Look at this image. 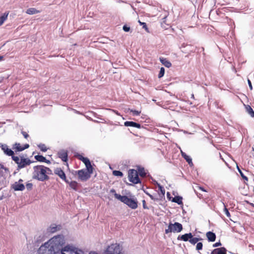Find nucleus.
<instances>
[{
	"label": "nucleus",
	"mask_w": 254,
	"mask_h": 254,
	"mask_svg": "<svg viewBox=\"0 0 254 254\" xmlns=\"http://www.w3.org/2000/svg\"><path fill=\"white\" fill-rule=\"evenodd\" d=\"M164 73H165V69L164 67H161L160 68V72H159V73L158 74V77L159 78H161L162 77H163L164 75Z\"/></svg>",
	"instance_id": "38"
},
{
	"label": "nucleus",
	"mask_w": 254,
	"mask_h": 254,
	"mask_svg": "<svg viewBox=\"0 0 254 254\" xmlns=\"http://www.w3.org/2000/svg\"><path fill=\"white\" fill-rule=\"evenodd\" d=\"M65 243V240L63 235H57L53 237L46 243V245H48L54 250L58 253L60 250L61 251V248Z\"/></svg>",
	"instance_id": "2"
},
{
	"label": "nucleus",
	"mask_w": 254,
	"mask_h": 254,
	"mask_svg": "<svg viewBox=\"0 0 254 254\" xmlns=\"http://www.w3.org/2000/svg\"><path fill=\"white\" fill-rule=\"evenodd\" d=\"M139 23L140 25H142V28L145 30L146 31L149 32L148 28L147 26L146 23L142 22L139 21Z\"/></svg>",
	"instance_id": "37"
},
{
	"label": "nucleus",
	"mask_w": 254,
	"mask_h": 254,
	"mask_svg": "<svg viewBox=\"0 0 254 254\" xmlns=\"http://www.w3.org/2000/svg\"><path fill=\"white\" fill-rule=\"evenodd\" d=\"M142 205H143V207L144 209H148V207L146 205V202H145V200H142Z\"/></svg>",
	"instance_id": "46"
},
{
	"label": "nucleus",
	"mask_w": 254,
	"mask_h": 254,
	"mask_svg": "<svg viewBox=\"0 0 254 254\" xmlns=\"http://www.w3.org/2000/svg\"><path fill=\"white\" fill-rule=\"evenodd\" d=\"M138 175L139 174L141 177H144L146 175V172L143 168L139 167L138 168Z\"/></svg>",
	"instance_id": "30"
},
{
	"label": "nucleus",
	"mask_w": 254,
	"mask_h": 254,
	"mask_svg": "<svg viewBox=\"0 0 254 254\" xmlns=\"http://www.w3.org/2000/svg\"><path fill=\"white\" fill-rule=\"evenodd\" d=\"M67 183L69 184L70 187L72 189H73L75 190H77L78 183L76 181H71V182L68 181V183Z\"/></svg>",
	"instance_id": "24"
},
{
	"label": "nucleus",
	"mask_w": 254,
	"mask_h": 254,
	"mask_svg": "<svg viewBox=\"0 0 254 254\" xmlns=\"http://www.w3.org/2000/svg\"><path fill=\"white\" fill-rule=\"evenodd\" d=\"M246 109L248 114L251 116V117L254 118V111L251 107L249 105L246 106Z\"/></svg>",
	"instance_id": "27"
},
{
	"label": "nucleus",
	"mask_w": 254,
	"mask_h": 254,
	"mask_svg": "<svg viewBox=\"0 0 254 254\" xmlns=\"http://www.w3.org/2000/svg\"><path fill=\"white\" fill-rule=\"evenodd\" d=\"M110 192L114 194L115 197L118 200H119V198L118 197V195H121L119 194H118L116 193V190L114 189H112L110 190Z\"/></svg>",
	"instance_id": "41"
},
{
	"label": "nucleus",
	"mask_w": 254,
	"mask_h": 254,
	"mask_svg": "<svg viewBox=\"0 0 254 254\" xmlns=\"http://www.w3.org/2000/svg\"><path fill=\"white\" fill-rule=\"evenodd\" d=\"M78 158L80 160L82 161L84 163L85 165H87L89 162H90V161L88 158L84 157L81 155H79Z\"/></svg>",
	"instance_id": "29"
},
{
	"label": "nucleus",
	"mask_w": 254,
	"mask_h": 254,
	"mask_svg": "<svg viewBox=\"0 0 254 254\" xmlns=\"http://www.w3.org/2000/svg\"><path fill=\"white\" fill-rule=\"evenodd\" d=\"M238 169L239 171V172L240 173L241 177L243 178V179H244L246 181H248V177L244 175V174L242 172V171L238 167Z\"/></svg>",
	"instance_id": "35"
},
{
	"label": "nucleus",
	"mask_w": 254,
	"mask_h": 254,
	"mask_svg": "<svg viewBox=\"0 0 254 254\" xmlns=\"http://www.w3.org/2000/svg\"><path fill=\"white\" fill-rule=\"evenodd\" d=\"M130 112H131L133 113V115H135V116H138V115H139V114L141 113V111L133 110H130Z\"/></svg>",
	"instance_id": "42"
},
{
	"label": "nucleus",
	"mask_w": 254,
	"mask_h": 254,
	"mask_svg": "<svg viewBox=\"0 0 254 254\" xmlns=\"http://www.w3.org/2000/svg\"><path fill=\"white\" fill-rule=\"evenodd\" d=\"M248 84H249L250 89L252 90L253 89V86H252V83L249 79H248Z\"/></svg>",
	"instance_id": "47"
},
{
	"label": "nucleus",
	"mask_w": 254,
	"mask_h": 254,
	"mask_svg": "<svg viewBox=\"0 0 254 254\" xmlns=\"http://www.w3.org/2000/svg\"><path fill=\"white\" fill-rule=\"evenodd\" d=\"M206 236L208 240L210 242H214L216 239V235L215 234L210 231H209L206 233Z\"/></svg>",
	"instance_id": "19"
},
{
	"label": "nucleus",
	"mask_w": 254,
	"mask_h": 254,
	"mask_svg": "<svg viewBox=\"0 0 254 254\" xmlns=\"http://www.w3.org/2000/svg\"><path fill=\"white\" fill-rule=\"evenodd\" d=\"M166 65V66H167V67H170L171 66V65L172 64H165Z\"/></svg>",
	"instance_id": "53"
},
{
	"label": "nucleus",
	"mask_w": 254,
	"mask_h": 254,
	"mask_svg": "<svg viewBox=\"0 0 254 254\" xmlns=\"http://www.w3.org/2000/svg\"><path fill=\"white\" fill-rule=\"evenodd\" d=\"M75 173L78 175V179L81 181H86L91 177V174L84 169L78 170Z\"/></svg>",
	"instance_id": "10"
},
{
	"label": "nucleus",
	"mask_w": 254,
	"mask_h": 254,
	"mask_svg": "<svg viewBox=\"0 0 254 254\" xmlns=\"http://www.w3.org/2000/svg\"><path fill=\"white\" fill-rule=\"evenodd\" d=\"M3 58V56H0V61Z\"/></svg>",
	"instance_id": "54"
},
{
	"label": "nucleus",
	"mask_w": 254,
	"mask_h": 254,
	"mask_svg": "<svg viewBox=\"0 0 254 254\" xmlns=\"http://www.w3.org/2000/svg\"><path fill=\"white\" fill-rule=\"evenodd\" d=\"M156 184L158 186V188H159V190L160 191L161 193H162V195H164L165 194V189H164V188L161 186L159 184H158V183H156Z\"/></svg>",
	"instance_id": "32"
},
{
	"label": "nucleus",
	"mask_w": 254,
	"mask_h": 254,
	"mask_svg": "<svg viewBox=\"0 0 254 254\" xmlns=\"http://www.w3.org/2000/svg\"><path fill=\"white\" fill-rule=\"evenodd\" d=\"M112 72H113V73H116V71H114V70H113V71H112Z\"/></svg>",
	"instance_id": "58"
},
{
	"label": "nucleus",
	"mask_w": 254,
	"mask_h": 254,
	"mask_svg": "<svg viewBox=\"0 0 254 254\" xmlns=\"http://www.w3.org/2000/svg\"><path fill=\"white\" fill-rule=\"evenodd\" d=\"M39 253L40 254H56L57 253L48 245H46L45 243L43 245L40 247Z\"/></svg>",
	"instance_id": "9"
},
{
	"label": "nucleus",
	"mask_w": 254,
	"mask_h": 254,
	"mask_svg": "<svg viewBox=\"0 0 254 254\" xmlns=\"http://www.w3.org/2000/svg\"><path fill=\"white\" fill-rule=\"evenodd\" d=\"M183 229L182 225L178 222H175L174 224L170 223L167 229L165 230L166 234L174 232H180Z\"/></svg>",
	"instance_id": "6"
},
{
	"label": "nucleus",
	"mask_w": 254,
	"mask_h": 254,
	"mask_svg": "<svg viewBox=\"0 0 254 254\" xmlns=\"http://www.w3.org/2000/svg\"><path fill=\"white\" fill-rule=\"evenodd\" d=\"M226 249L224 247L213 250L211 254H226Z\"/></svg>",
	"instance_id": "16"
},
{
	"label": "nucleus",
	"mask_w": 254,
	"mask_h": 254,
	"mask_svg": "<svg viewBox=\"0 0 254 254\" xmlns=\"http://www.w3.org/2000/svg\"><path fill=\"white\" fill-rule=\"evenodd\" d=\"M55 174L57 175L61 179L64 181L66 183H68V181L66 180V176L64 172L60 168H58L55 170Z\"/></svg>",
	"instance_id": "13"
},
{
	"label": "nucleus",
	"mask_w": 254,
	"mask_h": 254,
	"mask_svg": "<svg viewBox=\"0 0 254 254\" xmlns=\"http://www.w3.org/2000/svg\"><path fill=\"white\" fill-rule=\"evenodd\" d=\"M32 187V184L31 183H28L26 185V187L28 189H31Z\"/></svg>",
	"instance_id": "50"
},
{
	"label": "nucleus",
	"mask_w": 254,
	"mask_h": 254,
	"mask_svg": "<svg viewBox=\"0 0 254 254\" xmlns=\"http://www.w3.org/2000/svg\"><path fill=\"white\" fill-rule=\"evenodd\" d=\"M85 254H86L85 253ZM89 254H98L97 253H96L95 252H90Z\"/></svg>",
	"instance_id": "52"
},
{
	"label": "nucleus",
	"mask_w": 254,
	"mask_h": 254,
	"mask_svg": "<svg viewBox=\"0 0 254 254\" xmlns=\"http://www.w3.org/2000/svg\"><path fill=\"white\" fill-rule=\"evenodd\" d=\"M224 212L228 217H230L231 216L230 212H229L228 209L226 207H225L224 209Z\"/></svg>",
	"instance_id": "43"
},
{
	"label": "nucleus",
	"mask_w": 254,
	"mask_h": 254,
	"mask_svg": "<svg viewBox=\"0 0 254 254\" xmlns=\"http://www.w3.org/2000/svg\"><path fill=\"white\" fill-rule=\"evenodd\" d=\"M184 44L182 45V47H181L182 52L187 53L186 50H185L184 49L186 47H187L188 49H189L190 51H191L190 49L192 48L191 46H190V45H186V46H184Z\"/></svg>",
	"instance_id": "39"
},
{
	"label": "nucleus",
	"mask_w": 254,
	"mask_h": 254,
	"mask_svg": "<svg viewBox=\"0 0 254 254\" xmlns=\"http://www.w3.org/2000/svg\"><path fill=\"white\" fill-rule=\"evenodd\" d=\"M85 166L86 168V171L91 175L93 172V168L92 167L91 163L89 162L88 164L86 165Z\"/></svg>",
	"instance_id": "28"
},
{
	"label": "nucleus",
	"mask_w": 254,
	"mask_h": 254,
	"mask_svg": "<svg viewBox=\"0 0 254 254\" xmlns=\"http://www.w3.org/2000/svg\"><path fill=\"white\" fill-rule=\"evenodd\" d=\"M21 133L25 138H27L29 136L26 132L22 131Z\"/></svg>",
	"instance_id": "48"
},
{
	"label": "nucleus",
	"mask_w": 254,
	"mask_h": 254,
	"mask_svg": "<svg viewBox=\"0 0 254 254\" xmlns=\"http://www.w3.org/2000/svg\"><path fill=\"white\" fill-rule=\"evenodd\" d=\"M115 112L116 113V114L118 115H120L119 113L118 112H116L115 111Z\"/></svg>",
	"instance_id": "55"
},
{
	"label": "nucleus",
	"mask_w": 254,
	"mask_h": 254,
	"mask_svg": "<svg viewBox=\"0 0 254 254\" xmlns=\"http://www.w3.org/2000/svg\"><path fill=\"white\" fill-rule=\"evenodd\" d=\"M8 15V12H4L1 16H0V26L7 19Z\"/></svg>",
	"instance_id": "25"
},
{
	"label": "nucleus",
	"mask_w": 254,
	"mask_h": 254,
	"mask_svg": "<svg viewBox=\"0 0 254 254\" xmlns=\"http://www.w3.org/2000/svg\"><path fill=\"white\" fill-rule=\"evenodd\" d=\"M181 151L182 156L185 159V160L188 162V163L190 165H192V162L190 157L187 155L185 152H183L182 150Z\"/></svg>",
	"instance_id": "22"
},
{
	"label": "nucleus",
	"mask_w": 254,
	"mask_h": 254,
	"mask_svg": "<svg viewBox=\"0 0 254 254\" xmlns=\"http://www.w3.org/2000/svg\"><path fill=\"white\" fill-rule=\"evenodd\" d=\"M123 30H124V31L125 32H128L129 30H130V27L127 26V25H125L124 26H123Z\"/></svg>",
	"instance_id": "44"
},
{
	"label": "nucleus",
	"mask_w": 254,
	"mask_h": 254,
	"mask_svg": "<svg viewBox=\"0 0 254 254\" xmlns=\"http://www.w3.org/2000/svg\"><path fill=\"white\" fill-rule=\"evenodd\" d=\"M29 145L28 144H25L24 147H21L20 143H16L13 145V149H16L18 151H21L29 147Z\"/></svg>",
	"instance_id": "15"
},
{
	"label": "nucleus",
	"mask_w": 254,
	"mask_h": 254,
	"mask_svg": "<svg viewBox=\"0 0 254 254\" xmlns=\"http://www.w3.org/2000/svg\"><path fill=\"white\" fill-rule=\"evenodd\" d=\"M198 189H199V190H201L203 191H205V192L206 191V190H205L203 188H202L201 187H198Z\"/></svg>",
	"instance_id": "51"
},
{
	"label": "nucleus",
	"mask_w": 254,
	"mask_h": 254,
	"mask_svg": "<svg viewBox=\"0 0 254 254\" xmlns=\"http://www.w3.org/2000/svg\"><path fill=\"white\" fill-rule=\"evenodd\" d=\"M159 60L161 64H171L166 58L160 57Z\"/></svg>",
	"instance_id": "36"
},
{
	"label": "nucleus",
	"mask_w": 254,
	"mask_h": 254,
	"mask_svg": "<svg viewBox=\"0 0 254 254\" xmlns=\"http://www.w3.org/2000/svg\"><path fill=\"white\" fill-rule=\"evenodd\" d=\"M118 197L119 198V200L127 205L131 209H135L137 207V201L136 199L128 198L126 195H118Z\"/></svg>",
	"instance_id": "4"
},
{
	"label": "nucleus",
	"mask_w": 254,
	"mask_h": 254,
	"mask_svg": "<svg viewBox=\"0 0 254 254\" xmlns=\"http://www.w3.org/2000/svg\"><path fill=\"white\" fill-rule=\"evenodd\" d=\"M23 180L20 179L18 182H15L11 186L12 189L15 191H22L25 189L24 185L22 183Z\"/></svg>",
	"instance_id": "11"
},
{
	"label": "nucleus",
	"mask_w": 254,
	"mask_h": 254,
	"mask_svg": "<svg viewBox=\"0 0 254 254\" xmlns=\"http://www.w3.org/2000/svg\"><path fill=\"white\" fill-rule=\"evenodd\" d=\"M120 252V245L118 244H113L108 247L106 251V254H119Z\"/></svg>",
	"instance_id": "8"
},
{
	"label": "nucleus",
	"mask_w": 254,
	"mask_h": 254,
	"mask_svg": "<svg viewBox=\"0 0 254 254\" xmlns=\"http://www.w3.org/2000/svg\"><path fill=\"white\" fill-rule=\"evenodd\" d=\"M182 199H183L182 197L180 196H177L174 197L173 198L172 201L176 202V203H178V204L180 205V204H183Z\"/></svg>",
	"instance_id": "26"
},
{
	"label": "nucleus",
	"mask_w": 254,
	"mask_h": 254,
	"mask_svg": "<svg viewBox=\"0 0 254 254\" xmlns=\"http://www.w3.org/2000/svg\"><path fill=\"white\" fill-rule=\"evenodd\" d=\"M220 246H221V243L220 242H217V243H215L214 244H213V247H219Z\"/></svg>",
	"instance_id": "49"
},
{
	"label": "nucleus",
	"mask_w": 254,
	"mask_h": 254,
	"mask_svg": "<svg viewBox=\"0 0 254 254\" xmlns=\"http://www.w3.org/2000/svg\"><path fill=\"white\" fill-rule=\"evenodd\" d=\"M124 125L126 127H131L138 128L141 127V125L139 124L131 121H127L125 122Z\"/></svg>",
	"instance_id": "17"
},
{
	"label": "nucleus",
	"mask_w": 254,
	"mask_h": 254,
	"mask_svg": "<svg viewBox=\"0 0 254 254\" xmlns=\"http://www.w3.org/2000/svg\"><path fill=\"white\" fill-rule=\"evenodd\" d=\"M59 157L64 162H66L67 160V152L64 150H60L58 152Z\"/></svg>",
	"instance_id": "14"
},
{
	"label": "nucleus",
	"mask_w": 254,
	"mask_h": 254,
	"mask_svg": "<svg viewBox=\"0 0 254 254\" xmlns=\"http://www.w3.org/2000/svg\"><path fill=\"white\" fill-rule=\"evenodd\" d=\"M128 178L129 181L135 184L140 183L137 171L134 169H130L128 171Z\"/></svg>",
	"instance_id": "7"
},
{
	"label": "nucleus",
	"mask_w": 254,
	"mask_h": 254,
	"mask_svg": "<svg viewBox=\"0 0 254 254\" xmlns=\"http://www.w3.org/2000/svg\"><path fill=\"white\" fill-rule=\"evenodd\" d=\"M35 158L36 160H37L38 161H39V162H46L47 163H50V161L47 160L46 158L42 155H36V156H35Z\"/></svg>",
	"instance_id": "20"
},
{
	"label": "nucleus",
	"mask_w": 254,
	"mask_h": 254,
	"mask_svg": "<svg viewBox=\"0 0 254 254\" xmlns=\"http://www.w3.org/2000/svg\"><path fill=\"white\" fill-rule=\"evenodd\" d=\"M61 254H85L84 251L73 244H67L62 247Z\"/></svg>",
	"instance_id": "3"
},
{
	"label": "nucleus",
	"mask_w": 254,
	"mask_h": 254,
	"mask_svg": "<svg viewBox=\"0 0 254 254\" xmlns=\"http://www.w3.org/2000/svg\"><path fill=\"white\" fill-rule=\"evenodd\" d=\"M144 192L147 194L148 195L151 199L153 200H155L156 199L152 195H151V194H150L149 193H148L147 191H144Z\"/></svg>",
	"instance_id": "45"
},
{
	"label": "nucleus",
	"mask_w": 254,
	"mask_h": 254,
	"mask_svg": "<svg viewBox=\"0 0 254 254\" xmlns=\"http://www.w3.org/2000/svg\"><path fill=\"white\" fill-rule=\"evenodd\" d=\"M191 97H192V98H194V95H193V94H192V95H191Z\"/></svg>",
	"instance_id": "56"
},
{
	"label": "nucleus",
	"mask_w": 254,
	"mask_h": 254,
	"mask_svg": "<svg viewBox=\"0 0 254 254\" xmlns=\"http://www.w3.org/2000/svg\"><path fill=\"white\" fill-rule=\"evenodd\" d=\"M199 239L197 238L193 237V236L191 237V238H190L189 240V242L193 245L195 244L196 243H197Z\"/></svg>",
	"instance_id": "31"
},
{
	"label": "nucleus",
	"mask_w": 254,
	"mask_h": 254,
	"mask_svg": "<svg viewBox=\"0 0 254 254\" xmlns=\"http://www.w3.org/2000/svg\"><path fill=\"white\" fill-rule=\"evenodd\" d=\"M203 245L202 243L201 242H199L197 243L196 246V249L198 251L201 250L202 249Z\"/></svg>",
	"instance_id": "40"
},
{
	"label": "nucleus",
	"mask_w": 254,
	"mask_h": 254,
	"mask_svg": "<svg viewBox=\"0 0 254 254\" xmlns=\"http://www.w3.org/2000/svg\"><path fill=\"white\" fill-rule=\"evenodd\" d=\"M40 12V11L36 9L35 8L31 7L28 8L26 11V13L29 15H32L37 14Z\"/></svg>",
	"instance_id": "21"
},
{
	"label": "nucleus",
	"mask_w": 254,
	"mask_h": 254,
	"mask_svg": "<svg viewBox=\"0 0 254 254\" xmlns=\"http://www.w3.org/2000/svg\"><path fill=\"white\" fill-rule=\"evenodd\" d=\"M0 147H1L5 154L9 156H14L13 155L14 154L13 151L11 149L8 148L6 144L0 143Z\"/></svg>",
	"instance_id": "12"
},
{
	"label": "nucleus",
	"mask_w": 254,
	"mask_h": 254,
	"mask_svg": "<svg viewBox=\"0 0 254 254\" xmlns=\"http://www.w3.org/2000/svg\"><path fill=\"white\" fill-rule=\"evenodd\" d=\"M12 160L18 165L19 169L23 168L31 163L29 159L23 157L20 158L18 156H12Z\"/></svg>",
	"instance_id": "5"
},
{
	"label": "nucleus",
	"mask_w": 254,
	"mask_h": 254,
	"mask_svg": "<svg viewBox=\"0 0 254 254\" xmlns=\"http://www.w3.org/2000/svg\"><path fill=\"white\" fill-rule=\"evenodd\" d=\"M253 150L254 151V146L253 147Z\"/></svg>",
	"instance_id": "57"
},
{
	"label": "nucleus",
	"mask_w": 254,
	"mask_h": 254,
	"mask_svg": "<svg viewBox=\"0 0 254 254\" xmlns=\"http://www.w3.org/2000/svg\"><path fill=\"white\" fill-rule=\"evenodd\" d=\"M38 147L43 152H46L47 150V148L45 144H40L38 145Z\"/></svg>",
	"instance_id": "34"
},
{
	"label": "nucleus",
	"mask_w": 254,
	"mask_h": 254,
	"mask_svg": "<svg viewBox=\"0 0 254 254\" xmlns=\"http://www.w3.org/2000/svg\"><path fill=\"white\" fill-rule=\"evenodd\" d=\"M192 237V235L191 233L185 234L181 236H179L178 238V240H181L185 242H187L189 241L190 238H191Z\"/></svg>",
	"instance_id": "18"
},
{
	"label": "nucleus",
	"mask_w": 254,
	"mask_h": 254,
	"mask_svg": "<svg viewBox=\"0 0 254 254\" xmlns=\"http://www.w3.org/2000/svg\"><path fill=\"white\" fill-rule=\"evenodd\" d=\"M58 230L57 226L56 224L51 225L48 229L47 232L49 233H54Z\"/></svg>",
	"instance_id": "23"
},
{
	"label": "nucleus",
	"mask_w": 254,
	"mask_h": 254,
	"mask_svg": "<svg viewBox=\"0 0 254 254\" xmlns=\"http://www.w3.org/2000/svg\"><path fill=\"white\" fill-rule=\"evenodd\" d=\"M113 174L115 176L122 177L123 176V173L120 171H114Z\"/></svg>",
	"instance_id": "33"
},
{
	"label": "nucleus",
	"mask_w": 254,
	"mask_h": 254,
	"mask_svg": "<svg viewBox=\"0 0 254 254\" xmlns=\"http://www.w3.org/2000/svg\"><path fill=\"white\" fill-rule=\"evenodd\" d=\"M32 178L39 181L43 182L49 179V176L52 172L49 168L43 165H38L33 167Z\"/></svg>",
	"instance_id": "1"
}]
</instances>
